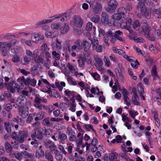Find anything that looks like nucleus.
Here are the masks:
<instances>
[{"mask_svg":"<svg viewBox=\"0 0 161 161\" xmlns=\"http://www.w3.org/2000/svg\"><path fill=\"white\" fill-rule=\"evenodd\" d=\"M11 154L14 155L15 158L19 160H20L22 159L21 153L19 151H17L15 152H13Z\"/></svg>","mask_w":161,"mask_h":161,"instance_id":"obj_27","label":"nucleus"},{"mask_svg":"<svg viewBox=\"0 0 161 161\" xmlns=\"http://www.w3.org/2000/svg\"><path fill=\"white\" fill-rule=\"evenodd\" d=\"M91 42V43L92 44V48L93 49H96L97 47L98 46V41L96 39V37H94L93 39L92 40H90Z\"/></svg>","mask_w":161,"mask_h":161,"instance_id":"obj_18","label":"nucleus"},{"mask_svg":"<svg viewBox=\"0 0 161 161\" xmlns=\"http://www.w3.org/2000/svg\"><path fill=\"white\" fill-rule=\"evenodd\" d=\"M5 147L6 152L8 153H10V154L13 153V151H12V147L11 145L8 142H6L5 143Z\"/></svg>","mask_w":161,"mask_h":161,"instance_id":"obj_15","label":"nucleus"},{"mask_svg":"<svg viewBox=\"0 0 161 161\" xmlns=\"http://www.w3.org/2000/svg\"><path fill=\"white\" fill-rule=\"evenodd\" d=\"M29 62L30 60L26 56H24L21 59V63L23 65H27L29 63Z\"/></svg>","mask_w":161,"mask_h":161,"instance_id":"obj_24","label":"nucleus"},{"mask_svg":"<svg viewBox=\"0 0 161 161\" xmlns=\"http://www.w3.org/2000/svg\"><path fill=\"white\" fill-rule=\"evenodd\" d=\"M50 150L51 152H54L55 154L58 153V150L57 149V147L53 143V145H51L50 147Z\"/></svg>","mask_w":161,"mask_h":161,"instance_id":"obj_34","label":"nucleus"},{"mask_svg":"<svg viewBox=\"0 0 161 161\" xmlns=\"http://www.w3.org/2000/svg\"><path fill=\"white\" fill-rule=\"evenodd\" d=\"M82 42L80 39L76 41L74 43V45L72 46V48L73 49L75 50L77 49L78 50H81L82 49Z\"/></svg>","mask_w":161,"mask_h":161,"instance_id":"obj_9","label":"nucleus"},{"mask_svg":"<svg viewBox=\"0 0 161 161\" xmlns=\"http://www.w3.org/2000/svg\"><path fill=\"white\" fill-rule=\"evenodd\" d=\"M151 73L152 75H156L157 74V72L156 71V66L155 65L153 66L151 70Z\"/></svg>","mask_w":161,"mask_h":161,"instance_id":"obj_54","label":"nucleus"},{"mask_svg":"<svg viewBox=\"0 0 161 161\" xmlns=\"http://www.w3.org/2000/svg\"><path fill=\"white\" fill-rule=\"evenodd\" d=\"M118 3L115 0H111L108 3V7L106 9V11L111 13L114 12L118 6Z\"/></svg>","mask_w":161,"mask_h":161,"instance_id":"obj_1","label":"nucleus"},{"mask_svg":"<svg viewBox=\"0 0 161 161\" xmlns=\"http://www.w3.org/2000/svg\"><path fill=\"white\" fill-rule=\"evenodd\" d=\"M55 158L57 160L60 161L62 158V156L60 155L59 154H58V153H55Z\"/></svg>","mask_w":161,"mask_h":161,"instance_id":"obj_52","label":"nucleus"},{"mask_svg":"<svg viewBox=\"0 0 161 161\" xmlns=\"http://www.w3.org/2000/svg\"><path fill=\"white\" fill-rule=\"evenodd\" d=\"M118 154L112 152L109 154V158L110 161H115L117 159Z\"/></svg>","mask_w":161,"mask_h":161,"instance_id":"obj_20","label":"nucleus"},{"mask_svg":"<svg viewBox=\"0 0 161 161\" xmlns=\"http://www.w3.org/2000/svg\"><path fill=\"white\" fill-rule=\"evenodd\" d=\"M86 2L89 4L90 7H92L94 5L95 2V0H86Z\"/></svg>","mask_w":161,"mask_h":161,"instance_id":"obj_58","label":"nucleus"},{"mask_svg":"<svg viewBox=\"0 0 161 161\" xmlns=\"http://www.w3.org/2000/svg\"><path fill=\"white\" fill-rule=\"evenodd\" d=\"M90 54V53H89V56H88V57L86 58H85L84 56V58L85 61H86L88 64H91L92 62L90 58H89Z\"/></svg>","mask_w":161,"mask_h":161,"instance_id":"obj_57","label":"nucleus"},{"mask_svg":"<svg viewBox=\"0 0 161 161\" xmlns=\"http://www.w3.org/2000/svg\"><path fill=\"white\" fill-rule=\"evenodd\" d=\"M58 91L55 90H53V91H52L51 92V94L53 97L55 98H57L59 96V97H61V96L59 95L58 93Z\"/></svg>","mask_w":161,"mask_h":161,"instance_id":"obj_37","label":"nucleus"},{"mask_svg":"<svg viewBox=\"0 0 161 161\" xmlns=\"http://www.w3.org/2000/svg\"><path fill=\"white\" fill-rule=\"evenodd\" d=\"M31 82V80L29 78H27L24 81V83L26 86H29Z\"/></svg>","mask_w":161,"mask_h":161,"instance_id":"obj_63","label":"nucleus"},{"mask_svg":"<svg viewBox=\"0 0 161 161\" xmlns=\"http://www.w3.org/2000/svg\"><path fill=\"white\" fill-rule=\"evenodd\" d=\"M39 34H35L32 37L31 40L33 42H37L39 40Z\"/></svg>","mask_w":161,"mask_h":161,"instance_id":"obj_32","label":"nucleus"},{"mask_svg":"<svg viewBox=\"0 0 161 161\" xmlns=\"http://www.w3.org/2000/svg\"><path fill=\"white\" fill-rule=\"evenodd\" d=\"M49 118H45L43 120L42 124L44 125H47L48 126H50L52 125V123L49 122Z\"/></svg>","mask_w":161,"mask_h":161,"instance_id":"obj_35","label":"nucleus"},{"mask_svg":"<svg viewBox=\"0 0 161 161\" xmlns=\"http://www.w3.org/2000/svg\"><path fill=\"white\" fill-rule=\"evenodd\" d=\"M131 21L132 20L131 19H129L125 23H122V25H123V27L124 28H125L129 31L130 34L132 33L133 34L134 32H133V30L130 26L131 24Z\"/></svg>","mask_w":161,"mask_h":161,"instance_id":"obj_7","label":"nucleus"},{"mask_svg":"<svg viewBox=\"0 0 161 161\" xmlns=\"http://www.w3.org/2000/svg\"><path fill=\"white\" fill-rule=\"evenodd\" d=\"M156 14L158 15V18H161V8L155 9L153 11Z\"/></svg>","mask_w":161,"mask_h":161,"instance_id":"obj_43","label":"nucleus"},{"mask_svg":"<svg viewBox=\"0 0 161 161\" xmlns=\"http://www.w3.org/2000/svg\"><path fill=\"white\" fill-rule=\"evenodd\" d=\"M147 36V38L149 40L153 41L155 40V36L153 33L149 32L148 34L145 35Z\"/></svg>","mask_w":161,"mask_h":161,"instance_id":"obj_22","label":"nucleus"},{"mask_svg":"<svg viewBox=\"0 0 161 161\" xmlns=\"http://www.w3.org/2000/svg\"><path fill=\"white\" fill-rule=\"evenodd\" d=\"M96 63L95 64L97 69L100 71H103V68L102 67L103 64L102 60L99 57H97L95 58Z\"/></svg>","mask_w":161,"mask_h":161,"instance_id":"obj_8","label":"nucleus"},{"mask_svg":"<svg viewBox=\"0 0 161 161\" xmlns=\"http://www.w3.org/2000/svg\"><path fill=\"white\" fill-rule=\"evenodd\" d=\"M82 45L84 50L83 55H84L85 57L86 58L89 55V50L91 46V44L86 40L84 39L83 40Z\"/></svg>","mask_w":161,"mask_h":161,"instance_id":"obj_3","label":"nucleus"},{"mask_svg":"<svg viewBox=\"0 0 161 161\" xmlns=\"http://www.w3.org/2000/svg\"><path fill=\"white\" fill-rule=\"evenodd\" d=\"M126 7V10H130V9H131L132 8L131 6V3H127L125 5Z\"/></svg>","mask_w":161,"mask_h":161,"instance_id":"obj_64","label":"nucleus"},{"mask_svg":"<svg viewBox=\"0 0 161 161\" xmlns=\"http://www.w3.org/2000/svg\"><path fill=\"white\" fill-rule=\"evenodd\" d=\"M123 100L126 103V104L128 106H129L130 105V103L128 101V100H129V97H127V95H128V93L127 92V91L125 88H124L123 89Z\"/></svg>","mask_w":161,"mask_h":161,"instance_id":"obj_12","label":"nucleus"},{"mask_svg":"<svg viewBox=\"0 0 161 161\" xmlns=\"http://www.w3.org/2000/svg\"><path fill=\"white\" fill-rule=\"evenodd\" d=\"M61 26L60 24L59 23L53 24H52L51 26L52 28L57 30L60 29Z\"/></svg>","mask_w":161,"mask_h":161,"instance_id":"obj_31","label":"nucleus"},{"mask_svg":"<svg viewBox=\"0 0 161 161\" xmlns=\"http://www.w3.org/2000/svg\"><path fill=\"white\" fill-rule=\"evenodd\" d=\"M79 66L80 67H81L84 65V63L85 60L84 58H83L82 57L80 58L78 60Z\"/></svg>","mask_w":161,"mask_h":161,"instance_id":"obj_45","label":"nucleus"},{"mask_svg":"<svg viewBox=\"0 0 161 161\" xmlns=\"http://www.w3.org/2000/svg\"><path fill=\"white\" fill-rule=\"evenodd\" d=\"M42 132L38 129H37V133L36 135V137L38 140H42L43 137L42 135Z\"/></svg>","mask_w":161,"mask_h":161,"instance_id":"obj_26","label":"nucleus"},{"mask_svg":"<svg viewBox=\"0 0 161 161\" xmlns=\"http://www.w3.org/2000/svg\"><path fill=\"white\" fill-rule=\"evenodd\" d=\"M43 61V59L42 56L40 55L38 57V59L36 60V59H35V61L36 63H42V62Z\"/></svg>","mask_w":161,"mask_h":161,"instance_id":"obj_56","label":"nucleus"},{"mask_svg":"<svg viewBox=\"0 0 161 161\" xmlns=\"http://www.w3.org/2000/svg\"><path fill=\"white\" fill-rule=\"evenodd\" d=\"M58 137L61 140H64L67 139V136L65 134L61 133L60 132L59 133Z\"/></svg>","mask_w":161,"mask_h":161,"instance_id":"obj_38","label":"nucleus"},{"mask_svg":"<svg viewBox=\"0 0 161 161\" xmlns=\"http://www.w3.org/2000/svg\"><path fill=\"white\" fill-rule=\"evenodd\" d=\"M44 129H42V131H43V135L46 136H49L50 133L49 130L48 129L47 130L45 128H44Z\"/></svg>","mask_w":161,"mask_h":161,"instance_id":"obj_49","label":"nucleus"},{"mask_svg":"<svg viewBox=\"0 0 161 161\" xmlns=\"http://www.w3.org/2000/svg\"><path fill=\"white\" fill-rule=\"evenodd\" d=\"M91 21L94 23H98L99 21L100 16L99 15H96L91 18Z\"/></svg>","mask_w":161,"mask_h":161,"instance_id":"obj_25","label":"nucleus"},{"mask_svg":"<svg viewBox=\"0 0 161 161\" xmlns=\"http://www.w3.org/2000/svg\"><path fill=\"white\" fill-rule=\"evenodd\" d=\"M22 158H32L34 156V154L28 153L25 151H23L21 153Z\"/></svg>","mask_w":161,"mask_h":161,"instance_id":"obj_14","label":"nucleus"},{"mask_svg":"<svg viewBox=\"0 0 161 161\" xmlns=\"http://www.w3.org/2000/svg\"><path fill=\"white\" fill-rule=\"evenodd\" d=\"M61 33L63 34L66 33L69 31V27L67 24H65L63 29L61 27Z\"/></svg>","mask_w":161,"mask_h":161,"instance_id":"obj_23","label":"nucleus"},{"mask_svg":"<svg viewBox=\"0 0 161 161\" xmlns=\"http://www.w3.org/2000/svg\"><path fill=\"white\" fill-rule=\"evenodd\" d=\"M139 65V63L137 60L132 61L131 63V65L132 67L135 69H137L138 67V65Z\"/></svg>","mask_w":161,"mask_h":161,"instance_id":"obj_36","label":"nucleus"},{"mask_svg":"<svg viewBox=\"0 0 161 161\" xmlns=\"http://www.w3.org/2000/svg\"><path fill=\"white\" fill-rule=\"evenodd\" d=\"M111 17L115 21H118L122 18V15L118 13L114 14Z\"/></svg>","mask_w":161,"mask_h":161,"instance_id":"obj_19","label":"nucleus"},{"mask_svg":"<svg viewBox=\"0 0 161 161\" xmlns=\"http://www.w3.org/2000/svg\"><path fill=\"white\" fill-rule=\"evenodd\" d=\"M44 156V153L42 149L39 148L37 150L36 153V158H39L40 157H43Z\"/></svg>","mask_w":161,"mask_h":161,"instance_id":"obj_16","label":"nucleus"},{"mask_svg":"<svg viewBox=\"0 0 161 161\" xmlns=\"http://www.w3.org/2000/svg\"><path fill=\"white\" fill-rule=\"evenodd\" d=\"M91 7L93 9L94 11L97 14L99 13L102 9V6L100 4L97 3H96L95 5H93Z\"/></svg>","mask_w":161,"mask_h":161,"instance_id":"obj_11","label":"nucleus"},{"mask_svg":"<svg viewBox=\"0 0 161 161\" xmlns=\"http://www.w3.org/2000/svg\"><path fill=\"white\" fill-rule=\"evenodd\" d=\"M101 21L104 25H107L109 23V19L108 15L105 13L103 12L102 14Z\"/></svg>","mask_w":161,"mask_h":161,"instance_id":"obj_10","label":"nucleus"},{"mask_svg":"<svg viewBox=\"0 0 161 161\" xmlns=\"http://www.w3.org/2000/svg\"><path fill=\"white\" fill-rule=\"evenodd\" d=\"M4 124L6 131L8 133H11V130L9 123V122H5Z\"/></svg>","mask_w":161,"mask_h":161,"instance_id":"obj_29","label":"nucleus"},{"mask_svg":"<svg viewBox=\"0 0 161 161\" xmlns=\"http://www.w3.org/2000/svg\"><path fill=\"white\" fill-rule=\"evenodd\" d=\"M92 24L91 22H88L86 26V29L88 31L91 30L92 27Z\"/></svg>","mask_w":161,"mask_h":161,"instance_id":"obj_60","label":"nucleus"},{"mask_svg":"<svg viewBox=\"0 0 161 161\" xmlns=\"http://www.w3.org/2000/svg\"><path fill=\"white\" fill-rule=\"evenodd\" d=\"M83 127L85 129H86L87 130L89 131L90 130H89V128H93L92 125H83Z\"/></svg>","mask_w":161,"mask_h":161,"instance_id":"obj_61","label":"nucleus"},{"mask_svg":"<svg viewBox=\"0 0 161 161\" xmlns=\"http://www.w3.org/2000/svg\"><path fill=\"white\" fill-rule=\"evenodd\" d=\"M45 157L48 161H53V156L49 151H46L45 153Z\"/></svg>","mask_w":161,"mask_h":161,"instance_id":"obj_17","label":"nucleus"},{"mask_svg":"<svg viewBox=\"0 0 161 161\" xmlns=\"http://www.w3.org/2000/svg\"><path fill=\"white\" fill-rule=\"evenodd\" d=\"M137 87L140 95H142L144 93V92L142 83H139L137 86Z\"/></svg>","mask_w":161,"mask_h":161,"instance_id":"obj_21","label":"nucleus"},{"mask_svg":"<svg viewBox=\"0 0 161 161\" xmlns=\"http://www.w3.org/2000/svg\"><path fill=\"white\" fill-rule=\"evenodd\" d=\"M144 4L143 3L141 2H139L138 3L136 6V9L138 10H139L140 9L141 10L142 8H143V6H144Z\"/></svg>","mask_w":161,"mask_h":161,"instance_id":"obj_51","label":"nucleus"},{"mask_svg":"<svg viewBox=\"0 0 161 161\" xmlns=\"http://www.w3.org/2000/svg\"><path fill=\"white\" fill-rule=\"evenodd\" d=\"M3 108L8 112H9L12 108V106L11 104L8 103L4 106Z\"/></svg>","mask_w":161,"mask_h":161,"instance_id":"obj_30","label":"nucleus"},{"mask_svg":"<svg viewBox=\"0 0 161 161\" xmlns=\"http://www.w3.org/2000/svg\"><path fill=\"white\" fill-rule=\"evenodd\" d=\"M97 139L96 137H93L91 142V144L93 146H96L97 144Z\"/></svg>","mask_w":161,"mask_h":161,"instance_id":"obj_50","label":"nucleus"},{"mask_svg":"<svg viewBox=\"0 0 161 161\" xmlns=\"http://www.w3.org/2000/svg\"><path fill=\"white\" fill-rule=\"evenodd\" d=\"M153 114L154 117L156 121V125H159V119L158 117V115L157 114V112L154 111L153 112Z\"/></svg>","mask_w":161,"mask_h":161,"instance_id":"obj_33","label":"nucleus"},{"mask_svg":"<svg viewBox=\"0 0 161 161\" xmlns=\"http://www.w3.org/2000/svg\"><path fill=\"white\" fill-rule=\"evenodd\" d=\"M44 112H40L38 114L36 115L40 120L42 119L44 117Z\"/></svg>","mask_w":161,"mask_h":161,"instance_id":"obj_55","label":"nucleus"},{"mask_svg":"<svg viewBox=\"0 0 161 161\" xmlns=\"http://www.w3.org/2000/svg\"><path fill=\"white\" fill-rule=\"evenodd\" d=\"M92 75L95 80H97L100 77V75L97 72L92 73Z\"/></svg>","mask_w":161,"mask_h":161,"instance_id":"obj_62","label":"nucleus"},{"mask_svg":"<svg viewBox=\"0 0 161 161\" xmlns=\"http://www.w3.org/2000/svg\"><path fill=\"white\" fill-rule=\"evenodd\" d=\"M122 120L123 121H127L129 122H130L132 120L131 119L129 118L128 117H127L126 115L124 114H122Z\"/></svg>","mask_w":161,"mask_h":161,"instance_id":"obj_48","label":"nucleus"},{"mask_svg":"<svg viewBox=\"0 0 161 161\" xmlns=\"http://www.w3.org/2000/svg\"><path fill=\"white\" fill-rule=\"evenodd\" d=\"M53 57L56 60H58L60 58L59 54L57 53L55 51H53L52 53Z\"/></svg>","mask_w":161,"mask_h":161,"instance_id":"obj_40","label":"nucleus"},{"mask_svg":"<svg viewBox=\"0 0 161 161\" xmlns=\"http://www.w3.org/2000/svg\"><path fill=\"white\" fill-rule=\"evenodd\" d=\"M37 133V129L35 130L34 129V130L32 131L31 133V137L34 139H35L36 137V135Z\"/></svg>","mask_w":161,"mask_h":161,"instance_id":"obj_53","label":"nucleus"},{"mask_svg":"<svg viewBox=\"0 0 161 161\" xmlns=\"http://www.w3.org/2000/svg\"><path fill=\"white\" fill-rule=\"evenodd\" d=\"M126 9L123 7H120L118 9V13H119L121 15H124L126 13Z\"/></svg>","mask_w":161,"mask_h":161,"instance_id":"obj_28","label":"nucleus"},{"mask_svg":"<svg viewBox=\"0 0 161 161\" xmlns=\"http://www.w3.org/2000/svg\"><path fill=\"white\" fill-rule=\"evenodd\" d=\"M5 84L7 87V89L11 92L13 93L14 91V89L11 86L9 85L8 83H5Z\"/></svg>","mask_w":161,"mask_h":161,"instance_id":"obj_39","label":"nucleus"},{"mask_svg":"<svg viewBox=\"0 0 161 161\" xmlns=\"http://www.w3.org/2000/svg\"><path fill=\"white\" fill-rule=\"evenodd\" d=\"M18 136V139L17 141L20 143H22L24 142L28 136V132L27 131H20L19 132Z\"/></svg>","mask_w":161,"mask_h":161,"instance_id":"obj_5","label":"nucleus"},{"mask_svg":"<svg viewBox=\"0 0 161 161\" xmlns=\"http://www.w3.org/2000/svg\"><path fill=\"white\" fill-rule=\"evenodd\" d=\"M55 45H56V47L58 49H60L61 48L62 46L61 44V43L58 42V40H57V43H55L53 42L52 44V46L53 47Z\"/></svg>","mask_w":161,"mask_h":161,"instance_id":"obj_46","label":"nucleus"},{"mask_svg":"<svg viewBox=\"0 0 161 161\" xmlns=\"http://www.w3.org/2000/svg\"><path fill=\"white\" fill-rule=\"evenodd\" d=\"M74 21H71L70 24L78 28L81 27L83 23V20L80 16L75 15L74 18Z\"/></svg>","mask_w":161,"mask_h":161,"instance_id":"obj_4","label":"nucleus"},{"mask_svg":"<svg viewBox=\"0 0 161 161\" xmlns=\"http://www.w3.org/2000/svg\"><path fill=\"white\" fill-rule=\"evenodd\" d=\"M26 100V98L25 97L23 96L22 95H20L18 97L17 102L19 101V100L24 101L25 100Z\"/></svg>","mask_w":161,"mask_h":161,"instance_id":"obj_59","label":"nucleus"},{"mask_svg":"<svg viewBox=\"0 0 161 161\" xmlns=\"http://www.w3.org/2000/svg\"><path fill=\"white\" fill-rule=\"evenodd\" d=\"M53 143L49 140H47L45 142L44 145L47 147H49L51 145H53Z\"/></svg>","mask_w":161,"mask_h":161,"instance_id":"obj_44","label":"nucleus"},{"mask_svg":"<svg viewBox=\"0 0 161 161\" xmlns=\"http://www.w3.org/2000/svg\"><path fill=\"white\" fill-rule=\"evenodd\" d=\"M63 15H64V14H60L59 16H57V15L53 16L50 17V19H45L39 21L36 24V27H40L42 25L51 22L55 19L61 17Z\"/></svg>","mask_w":161,"mask_h":161,"instance_id":"obj_2","label":"nucleus"},{"mask_svg":"<svg viewBox=\"0 0 161 161\" xmlns=\"http://www.w3.org/2000/svg\"><path fill=\"white\" fill-rule=\"evenodd\" d=\"M35 116V114H30L26 119V122L28 123L30 122L33 119V117Z\"/></svg>","mask_w":161,"mask_h":161,"instance_id":"obj_41","label":"nucleus"},{"mask_svg":"<svg viewBox=\"0 0 161 161\" xmlns=\"http://www.w3.org/2000/svg\"><path fill=\"white\" fill-rule=\"evenodd\" d=\"M104 61L105 63V65L108 67H109L110 63L109 61V59L108 57L106 56H105L104 57Z\"/></svg>","mask_w":161,"mask_h":161,"instance_id":"obj_47","label":"nucleus"},{"mask_svg":"<svg viewBox=\"0 0 161 161\" xmlns=\"http://www.w3.org/2000/svg\"><path fill=\"white\" fill-rule=\"evenodd\" d=\"M7 47L4 43L0 42V50L1 51L2 54L5 56L7 54V51L6 49Z\"/></svg>","mask_w":161,"mask_h":161,"instance_id":"obj_13","label":"nucleus"},{"mask_svg":"<svg viewBox=\"0 0 161 161\" xmlns=\"http://www.w3.org/2000/svg\"><path fill=\"white\" fill-rule=\"evenodd\" d=\"M140 25V23L138 20H136L133 23L132 26L134 29H136Z\"/></svg>","mask_w":161,"mask_h":161,"instance_id":"obj_42","label":"nucleus"},{"mask_svg":"<svg viewBox=\"0 0 161 161\" xmlns=\"http://www.w3.org/2000/svg\"><path fill=\"white\" fill-rule=\"evenodd\" d=\"M141 24L142 25V31L144 33L145 35L148 34L151 30V28L148 26L146 21L145 20H142L141 22Z\"/></svg>","mask_w":161,"mask_h":161,"instance_id":"obj_6","label":"nucleus"}]
</instances>
